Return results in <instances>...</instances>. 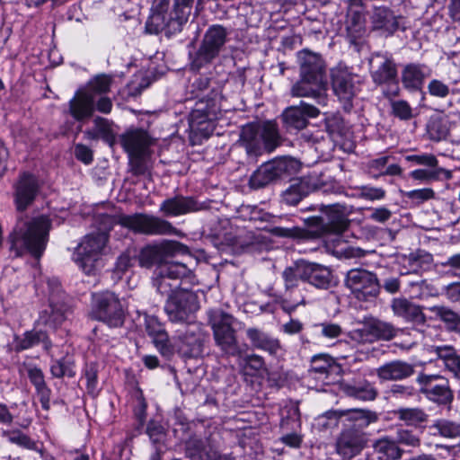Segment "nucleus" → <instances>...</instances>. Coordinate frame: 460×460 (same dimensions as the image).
<instances>
[{
    "mask_svg": "<svg viewBox=\"0 0 460 460\" xmlns=\"http://www.w3.org/2000/svg\"><path fill=\"white\" fill-rule=\"evenodd\" d=\"M319 210L323 214L307 219L310 226H317L322 234H341L349 226L345 208L339 204L323 206Z\"/></svg>",
    "mask_w": 460,
    "mask_h": 460,
    "instance_id": "ddd939ff",
    "label": "nucleus"
},
{
    "mask_svg": "<svg viewBox=\"0 0 460 460\" xmlns=\"http://www.w3.org/2000/svg\"><path fill=\"white\" fill-rule=\"evenodd\" d=\"M370 74L375 84H386L388 89L384 94L390 98L399 93L397 70L395 64L390 58L381 54H375L369 60Z\"/></svg>",
    "mask_w": 460,
    "mask_h": 460,
    "instance_id": "f8f14e48",
    "label": "nucleus"
},
{
    "mask_svg": "<svg viewBox=\"0 0 460 460\" xmlns=\"http://www.w3.org/2000/svg\"><path fill=\"white\" fill-rule=\"evenodd\" d=\"M373 448L380 460H398L403 454V450L399 447L396 440L388 437L377 439L373 444Z\"/></svg>",
    "mask_w": 460,
    "mask_h": 460,
    "instance_id": "4c0bfd02",
    "label": "nucleus"
},
{
    "mask_svg": "<svg viewBox=\"0 0 460 460\" xmlns=\"http://www.w3.org/2000/svg\"><path fill=\"white\" fill-rule=\"evenodd\" d=\"M296 161L283 157L273 159L261 164L251 176L249 185L258 190L279 180L290 176L296 170Z\"/></svg>",
    "mask_w": 460,
    "mask_h": 460,
    "instance_id": "6e6552de",
    "label": "nucleus"
},
{
    "mask_svg": "<svg viewBox=\"0 0 460 460\" xmlns=\"http://www.w3.org/2000/svg\"><path fill=\"white\" fill-rule=\"evenodd\" d=\"M94 110V96L89 91L79 89L69 101V113L75 120L81 121L91 118Z\"/></svg>",
    "mask_w": 460,
    "mask_h": 460,
    "instance_id": "c756f323",
    "label": "nucleus"
},
{
    "mask_svg": "<svg viewBox=\"0 0 460 460\" xmlns=\"http://www.w3.org/2000/svg\"><path fill=\"white\" fill-rule=\"evenodd\" d=\"M311 191L308 181L296 179L291 185L283 191V201L290 206L296 205L303 198L307 196Z\"/></svg>",
    "mask_w": 460,
    "mask_h": 460,
    "instance_id": "a19ab883",
    "label": "nucleus"
},
{
    "mask_svg": "<svg viewBox=\"0 0 460 460\" xmlns=\"http://www.w3.org/2000/svg\"><path fill=\"white\" fill-rule=\"evenodd\" d=\"M395 440L398 445H403L409 447H419L421 444L420 438L412 430L400 429L396 432Z\"/></svg>",
    "mask_w": 460,
    "mask_h": 460,
    "instance_id": "e2e57ef3",
    "label": "nucleus"
},
{
    "mask_svg": "<svg viewBox=\"0 0 460 460\" xmlns=\"http://www.w3.org/2000/svg\"><path fill=\"white\" fill-rule=\"evenodd\" d=\"M346 28L351 42L360 39L366 31V7L363 0H348Z\"/></svg>",
    "mask_w": 460,
    "mask_h": 460,
    "instance_id": "5701e85b",
    "label": "nucleus"
},
{
    "mask_svg": "<svg viewBox=\"0 0 460 460\" xmlns=\"http://www.w3.org/2000/svg\"><path fill=\"white\" fill-rule=\"evenodd\" d=\"M50 227L51 221L44 215L18 220L11 236L12 249L23 248L39 259L46 248Z\"/></svg>",
    "mask_w": 460,
    "mask_h": 460,
    "instance_id": "f03ea898",
    "label": "nucleus"
},
{
    "mask_svg": "<svg viewBox=\"0 0 460 460\" xmlns=\"http://www.w3.org/2000/svg\"><path fill=\"white\" fill-rule=\"evenodd\" d=\"M157 268L170 279L180 283L181 279L188 277L190 273V270L187 268V266L184 263L180 262H165L164 265H160Z\"/></svg>",
    "mask_w": 460,
    "mask_h": 460,
    "instance_id": "4d7b16f0",
    "label": "nucleus"
},
{
    "mask_svg": "<svg viewBox=\"0 0 460 460\" xmlns=\"http://www.w3.org/2000/svg\"><path fill=\"white\" fill-rule=\"evenodd\" d=\"M239 141L248 157L254 160L264 150L271 152L279 146L280 136L273 121L252 122L242 128Z\"/></svg>",
    "mask_w": 460,
    "mask_h": 460,
    "instance_id": "7ed1b4c3",
    "label": "nucleus"
},
{
    "mask_svg": "<svg viewBox=\"0 0 460 460\" xmlns=\"http://www.w3.org/2000/svg\"><path fill=\"white\" fill-rule=\"evenodd\" d=\"M342 391L348 396L362 401L375 400L377 395L376 388L367 380L344 384Z\"/></svg>",
    "mask_w": 460,
    "mask_h": 460,
    "instance_id": "58836bf2",
    "label": "nucleus"
},
{
    "mask_svg": "<svg viewBox=\"0 0 460 460\" xmlns=\"http://www.w3.org/2000/svg\"><path fill=\"white\" fill-rule=\"evenodd\" d=\"M93 123L101 138L111 147H113L117 143V138L111 128V122L107 119L96 117L93 119Z\"/></svg>",
    "mask_w": 460,
    "mask_h": 460,
    "instance_id": "6e6d98bb",
    "label": "nucleus"
},
{
    "mask_svg": "<svg viewBox=\"0 0 460 460\" xmlns=\"http://www.w3.org/2000/svg\"><path fill=\"white\" fill-rule=\"evenodd\" d=\"M326 84L314 81L309 78L300 76L290 89V94L293 97H305L311 98L315 101L317 104H326Z\"/></svg>",
    "mask_w": 460,
    "mask_h": 460,
    "instance_id": "cd10ccee",
    "label": "nucleus"
},
{
    "mask_svg": "<svg viewBox=\"0 0 460 460\" xmlns=\"http://www.w3.org/2000/svg\"><path fill=\"white\" fill-rule=\"evenodd\" d=\"M369 323L374 342L376 341H391L396 337L398 332L401 331L393 323L378 319H371Z\"/></svg>",
    "mask_w": 460,
    "mask_h": 460,
    "instance_id": "37998d69",
    "label": "nucleus"
},
{
    "mask_svg": "<svg viewBox=\"0 0 460 460\" xmlns=\"http://www.w3.org/2000/svg\"><path fill=\"white\" fill-rule=\"evenodd\" d=\"M344 282L346 288L360 301H370L376 298L381 288L376 275L361 268L349 270Z\"/></svg>",
    "mask_w": 460,
    "mask_h": 460,
    "instance_id": "1a4fd4ad",
    "label": "nucleus"
},
{
    "mask_svg": "<svg viewBox=\"0 0 460 460\" xmlns=\"http://www.w3.org/2000/svg\"><path fill=\"white\" fill-rule=\"evenodd\" d=\"M319 112V110L315 106L301 102L298 106L287 108L281 117L287 130L297 131L307 126L308 118H315L318 116Z\"/></svg>",
    "mask_w": 460,
    "mask_h": 460,
    "instance_id": "4be33fe9",
    "label": "nucleus"
},
{
    "mask_svg": "<svg viewBox=\"0 0 460 460\" xmlns=\"http://www.w3.org/2000/svg\"><path fill=\"white\" fill-rule=\"evenodd\" d=\"M50 372L57 378L63 376L74 377L75 376L73 362L66 358L55 360L50 367Z\"/></svg>",
    "mask_w": 460,
    "mask_h": 460,
    "instance_id": "bf43d9fd",
    "label": "nucleus"
},
{
    "mask_svg": "<svg viewBox=\"0 0 460 460\" xmlns=\"http://www.w3.org/2000/svg\"><path fill=\"white\" fill-rule=\"evenodd\" d=\"M109 227L86 234L75 248L73 260L87 275L97 274L102 267V256L108 243V231L112 224H119L135 234L146 235L173 234L176 228L167 220L146 213L120 214L113 217L102 216Z\"/></svg>",
    "mask_w": 460,
    "mask_h": 460,
    "instance_id": "f257e3e1",
    "label": "nucleus"
},
{
    "mask_svg": "<svg viewBox=\"0 0 460 460\" xmlns=\"http://www.w3.org/2000/svg\"><path fill=\"white\" fill-rule=\"evenodd\" d=\"M431 351L441 360L444 368L451 374L453 378L460 382V354L451 345L433 346Z\"/></svg>",
    "mask_w": 460,
    "mask_h": 460,
    "instance_id": "f704fd0d",
    "label": "nucleus"
},
{
    "mask_svg": "<svg viewBox=\"0 0 460 460\" xmlns=\"http://www.w3.org/2000/svg\"><path fill=\"white\" fill-rule=\"evenodd\" d=\"M297 59L299 76L326 84V66L319 54L304 49L297 54Z\"/></svg>",
    "mask_w": 460,
    "mask_h": 460,
    "instance_id": "6ab92c4d",
    "label": "nucleus"
},
{
    "mask_svg": "<svg viewBox=\"0 0 460 460\" xmlns=\"http://www.w3.org/2000/svg\"><path fill=\"white\" fill-rule=\"evenodd\" d=\"M429 429L433 430L434 436L439 435L445 438L454 439L460 437V424L447 419L437 420L429 426Z\"/></svg>",
    "mask_w": 460,
    "mask_h": 460,
    "instance_id": "a18cd8bd",
    "label": "nucleus"
},
{
    "mask_svg": "<svg viewBox=\"0 0 460 460\" xmlns=\"http://www.w3.org/2000/svg\"><path fill=\"white\" fill-rule=\"evenodd\" d=\"M359 77L347 67L337 66L332 71V85L335 95L342 102L345 111L352 108V100L359 91Z\"/></svg>",
    "mask_w": 460,
    "mask_h": 460,
    "instance_id": "4468645a",
    "label": "nucleus"
},
{
    "mask_svg": "<svg viewBox=\"0 0 460 460\" xmlns=\"http://www.w3.org/2000/svg\"><path fill=\"white\" fill-rule=\"evenodd\" d=\"M27 376L31 381V383L34 385L36 389V393L40 397V402L41 403V407L49 411L50 404V395L51 390L48 387L44 374L40 368L33 366L26 367Z\"/></svg>",
    "mask_w": 460,
    "mask_h": 460,
    "instance_id": "c9c22d12",
    "label": "nucleus"
},
{
    "mask_svg": "<svg viewBox=\"0 0 460 460\" xmlns=\"http://www.w3.org/2000/svg\"><path fill=\"white\" fill-rule=\"evenodd\" d=\"M390 306L394 315L402 318L406 323L421 326L427 323L423 306L411 302L406 297L393 298Z\"/></svg>",
    "mask_w": 460,
    "mask_h": 460,
    "instance_id": "393cba45",
    "label": "nucleus"
},
{
    "mask_svg": "<svg viewBox=\"0 0 460 460\" xmlns=\"http://www.w3.org/2000/svg\"><path fill=\"white\" fill-rule=\"evenodd\" d=\"M305 282L322 289H327L330 287L332 272L327 267L305 261Z\"/></svg>",
    "mask_w": 460,
    "mask_h": 460,
    "instance_id": "e433bc0d",
    "label": "nucleus"
},
{
    "mask_svg": "<svg viewBox=\"0 0 460 460\" xmlns=\"http://www.w3.org/2000/svg\"><path fill=\"white\" fill-rule=\"evenodd\" d=\"M416 366L403 360L385 363L376 369V375L383 381H401L415 374Z\"/></svg>",
    "mask_w": 460,
    "mask_h": 460,
    "instance_id": "c85d7f7f",
    "label": "nucleus"
},
{
    "mask_svg": "<svg viewBox=\"0 0 460 460\" xmlns=\"http://www.w3.org/2000/svg\"><path fill=\"white\" fill-rule=\"evenodd\" d=\"M416 381L420 385V393L433 403L438 406H450L453 402L454 392L447 377L420 373Z\"/></svg>",
    "mask_w": 460,
    "mask_h": 460,
    "instance_id": "9d476101",
    "label": "nucleus"
},
{
    "mask_svg": "<svg viewBox=\"0 0 460 460\" xmlns=\"http://www.w3.org/2000/svg\"><path fill=\"white\" fill-rule=\"evenodd\" d=\"M430 169H417L411 172L414 180L430 181L438 180H450L452 172L442 167H429Z\"/></svg>",
    "mask_w": 460,
    "mask_h": 460,
    "instance_id": "49530a36",
    "label": "nucleus"
},
{
    "mask_svg": "<svg viewBox=\"0 0 460 460\" xmlns=\"http://www.w3.org/2000/svg\"><path fill=\"white\" fill-rule=\"evenodd\" d=\"M40 185L37 178L23 172L14 184V202L18 211H24L32 204L38 195Z\"/></svg>",
    "mask_w": 460,
    "mask_h": 460,
    "instance_id": "412c9836",
    "label": "nucleus"
},
{
    "mask_svg": "<svg viewBox=\"0 0 460 460\" xmlns=\"http://www.w3.org/2000/svg\"><path fill=\"white\" fill-rule=\"evenodd\" d=\"M424 80L422 66L416 64L407 65L402 72V82L406 88L418 89Z\"/></svg>",
    "mask_w": 460,
    "mask_h": 460,
    "instance_id": "c03bdc74",
    "label": "nucleus"
},
{
    "mask_svg": "<svg viewBox=\"0 0 460 460\" xmlns=\"http://www.w3.org/2000/svg\"><path fill=\"white\" fill-rule=\"evenodd\" d=\"M125 315V306L115 293L104 291L93 295V318L117 328L123 325Z\"/></svg>",
    "mask_w": 460,
    "mask_h": 460,
    "instance_id": "0eeeda50",
    "label": "nucleus"
},
{
    "mask_svg": "<svg viewBox=\"0 0 460 460\" xmlns=\"http://www.w3.org/2000/svg\"><path fill=\"white\" fill-rule=\"evenodd\" d=\"M47 339V335L43 332H26L22 338H17L16 349L24 350L30 349L40 341H44Z\"/></svg>",
    "mask_w": 460,
    "mask_h": 460,
    "instance_id": "13d9d810",
    "label": "nucleus"
},
{
    "mask_svg": "<svg viewBox=\"0 0 460 460\" xmlns=\"http://www.w3.org/2000/svg\"><path fill=\"white\" fill-rule=\"evenodd\" d=\"M199 209L200 206L195 199L182 196L167 199L160 205V211L166 217H177Z\"/></svg>",
    "mask_w": 460,
    "mask_h": 460,
    "instance_id": "2f4dec72",
    "label": "nucleus"
},
{
    "mask_svg": "<svg viewBox=\"0 0 460 460\" xmlns=\"http://www.w3.org/2000/svg\"><path fill=\"white\" fill-rule=\"evenodd\" d=\"M392 114L402 120H409L413 117L412 109L406 101L391 102Z\"/></svg>",
    "mask_w": 460,
    "mask_h": 460,
    "instance_id": "69168bd1",
    "label": "nucleus"
},
{
    "mask_svg": "<svg viewBox=\"0 0 460 460\" xmlns=\"http://www.w3.org/2000/svg\"><path fill=\"white\" fill-rule=\"evenodd\" d=\"M246 336L252 347L275 356L281 349L279 339L273 338L261 329L251 327L246 330Z\"/></svg>",
    "mask_w": 460,
    "mask_h": 460,
    "instance_id": "72a5a7b5",
    "label": "nucleus"
},
{
    "mask_svg": "<svg viewBox=\"0 0 460 460\" xmlns=\"http://www.w3.org/2000/svg\"><path fill=\"white\" fill-rule=\"evenodd\" d=\"M333 358L327 354L315 355L311 359L309 372L319 376H327L334 368Z\"/></svg>",
    "mask_w": 460,
    "mask_h": 460,
    "instance_id": "8fccbe9b",
    "label": "nucleus"
},
{
    "mask_svg": "<svg viewBox=\"0 0 460 460\" xmlns=\"http://www.w3.org/2000/svg\"><path fill=\"white\" fill-rule=\"evenodd\" d=\"M136 261V254L130 250L122 252L118 258L114 265L113 275L117 279H120L123 275L133 267Z\"/></svg>",
    "mask_w": 460,
    "mask_h": 460,
    "instance_id": "864d4df0",
    "label": "nucleus"
},
{
    "mask_svg": "<svg viewBox=\"0 0 460 460\" xmlns=\"http://www.w3.org/2000/svg\"><path fill=\"white\" fill-rule=\"evenodd\" d=\"M435 195V191L431 188H424L404 192V196L415 206H420L427 200L433 199Z\"/></svg>",
    "mask_w": 460,
    "mask_h": 460,
    "instance_id": "0e129e2a",
    "label": "nucleus"
},
{
    "mask_svg": "<svg viewBox=\"0 0 460 460\" xmlns=\"http://www.w3.org/2000/svg\"><path fill=\"white\" fill-rule=\"evenodd\" d=\"M194 0H174L170 13L151 10L146 22V30L151 34H158L164 31L166 34L179 32L190 15Z\"/></svg>",
    "mask_w": 460,
    "mask_h": 460,
    "instance_id": "39448f33",
    "label": "nucleus"
},
{
    "mask_svg": "<svg viewBox=\"0 0 460 460\" xmlns=\"http://www.w3.org/2000/svg\"><path fill=\"white\" fill-rule=\"evenodd\" d=\"M153 283L160 294L163 296H167L168 297L175 291L181 289L180 282L172 280L168 276L164 274V272H162V270L158 268L154 273Z\"/></svg>",
    "mask_w": 460,
    "mask_h": 460,
    "instance_id": "09e8293b",
    "label": "nucleus"
},
{
    "mask_svg": "<svg viewBox=\"0 0 460 460\" xmlns=\"http://www.w3.org/2000/svg\"><path fill=\"white\" fill-rule=\"evenodd\" d=\"M119 143L128 155L147 152L152 145V138L142 128H129L119 136Z\"/></svg>",
    "mask_w": 460,
    "mask_h": 460,
    "instance_id": "bb28decb",
    "label": "nucleus"
},
{
    "mask_svg": "<svg viewBox=\"0 0 460 460\" xmlns=\"http://www.w3.org/2000/svg\"><path fill=\"white\" fill-rule=\"evenodd\" d=\"M397 418L405 422L407 425L417 426L428 421L429 415L423 409L414 408H399L395 411Z\"/></svg>",
    "mask_w": 460,
    "mask_h": 460,
    "instance_id": "de8ad7c7",
    "label": "nucleus"
},
{
    "mask_svg": "<svg viewBox=\"0 0 460 460\" xmlns=\"http://www.w3.org/2000/svg\"><path fill=\"white\" fill-rule=\"evenodd\" d=\"M427 89L429 95L439 99L447 98L451 93L449 85L438 79L430 80Z\"/></svg>",
    "mask_w": 460,
    "mask_h": 460,
    "instance_id": "338daca9",
    "label": "nucleus"
},
{
    "mask_svg": "<svg viewBox=\"0 0 460 460\" xmlns=\"http://www.w3.org/2000/svg\"><path fill=\"white\" fill-rule=\"evenodd\" d=\"M305 261H299L285 269L282 277L286 289H291L298 286L299 281L305 282Z\"/></svg>",
    "mask_w": 460,
    "mask_h": 460,
    "instance_id": "79ce46f5",
    "label": "nucleus"
},
{
    "mask_svg": "<svg viewBox=\"0 0 460 460\" xmlns=\"http://www.w3.org/2000/svg\"><path fill=\"white\" fill-rule=\"evenodd\" d=\"M70 305L65 299H56L54 296L49 298V305L40 313L38 323L49 329L56 330L67 318Z\"/></svg>",
    "mask_w": 460,
    "mask_h": 460,
    "instance_id": "b1692460",
    "label": "nucleus"
},
{
    "mask_svg": "<svg viewBox=\"0 0 460 460\" xmlns=\"http://www.w3.org/2000/svg\"><path fill=\"white\" fill-rule=\"evenodd\" d=\"M427 134L429 139L438 142L447 138L449 134L447 121L441 118H431L427 124Z\"/></svg>",
    "mask_w": 460,
    "mask_h": 460,
    "instance_id": "3c124183",
    "label": "nucleus"
},
{
    "mask_svg": "<svg viewBox=\"0 0 460 460\" xmlns=\"http://www.w3.org/2000/svg\"><path fill=\"white\" fill-rule=\"evenodd\" d=\"M406 160L428 167H436L438 165V159L431 154L411 155L406 156Z\"/></svg>",
    "mask_w": 460,
    "mask_h": 460,
    "instance_id": "774afa93",
    "label": "nucleus"
},
{
    "mask_svg": "<svg viewBox=\"0 0 460 460\" xmlns=\"http://www.w3.org/2000/svg\"><path fill=\"white\" fill-rule=\"evenodd\" d=\"M145 327L148 335L153 338L154 343L160 353L166 358L172 355L168 335L158 319L155 316L146 315L145 317Z\"/></svg>",
    "mask_w": 460,
    "mask_h": 460,
    "instance_id": "473e14b6",
    "label": "nucleus"
},
{
    "mask_svg": "<svg viewBox=\"0 0 460 460\" xmlns=\"http://www.w3.org/2000/svg\"><path fill=\"white\" fill-rule=\"evenodd\" d=\"M324 417L333 420L334 424H336L339 419L344 417L347 421L352 423L351 428L360 430L376 422L378 419L375 411L359 408L329 411L324 414Z\"/></svg>",
    "mask_w": 460,
    "mask_h": 460,
    "instance_id": "a878e982",
    "label": "nucleus"
},
{
    "mask_svg": "<svg viewBox=\"0 0 460 460\" xmlns=\"http://www.w3.org/2000/svg\"><path fill=\"white\" fill-rule=\"evenodd\" d=\"M149 155L150 151L128 155L129 172L136 176L146 174L148 171Z\"/></svg>",
    "mask_w": 460,
    "mask_h": 460,
    "instance_id": "603ef678",
    "label": "nucleus"
},
{
    "mask_svg": "<svg viewBox=\"0 0 460 460\" xmlns=\"http://www.w3.org/2000/svg\"><path fill=\"white\" fill-rule=\"evenodd\" d=\"M367 443V434L355 428H348L339 435L335 450L340 460H350L359 455Z\"/></svg>",
    "mask_w": 460,
    "mask_h": 460,
    "instance_id": "a211bd4d",
    "label": "nucleus"
},
{
    "mask_svg": "<svg viewBox=\"0 0 460 460\" xmlns=\"http://www.w3.org/2000/svg\"><path fill=\"white\" fill-rule=\"evenodd\" d=\"M185 448L190 460H235L232 454H221L208 439L190 438L186 441Z\"/></svg>",
    "mask_w": 460,
    "mask_h": 460,
    "instance_id": "aec40b11",
    "label": "nucleus"
},
{
    "mask_svg": "<svg viewBox=\"0 0 460 460\" xmlns=\"http://www.w3.org/2000/svg\"><path fill=\"white\" fill-rule=\"evenodd\" d=\"M402 16L395 14L386 5H373L369 15L371 30L383 37H390L399 29L404 31L405 27L402 25Z\"/></svg>",
    "mask_w": 460,
    "mask_h": 460,
    "instance_id": "dca6fc26",
    "label": "nucleus"
},
{
    "mask_svg": "<svg viewBox=\"0 0 460 460\" xmlns=\"http://www.w3.org/2000/svg\"><path fill=\"white\" fill-rule=\"evenodd\" d=\"M3 435L13 444L26 449L38 451L42 454V450L38 447L37 443L26 434L19 430L4 431Z\"/></svg>",
    "mask_w": 460,
    "mask_h": 460,
    "instance_id": "5fc2aeb1",
    "label": "nucleus"
},
{
    "mask_svg": "<svg viewBox=\"0 0 460 460\" xmlns=\"http://www.w3.org/2000/svg\"><path fill=\"white\" fill-rule=\"evenodd\" d=\"M229 32L220 24H213L205 31L199 49L190 56V66L193 70H199L212 63L226 49Z\"/></svg>",
    "mask_w": 460,
    "mask_h": 460,
    "instance_id": "423d86ee",
    "label": "nucleus"
},
{
    "mask_svg": "<svg viewBox=\"0 0 460 460\" xmlns=\"http://www.w3.org/2000/svg\"><path fill=\"white\" fill-rule=\"evenodd\" d=\"M111 78L105 75H97L91 80L86 88L94 97L96 94L106 93L110 91Z\"/></svg>",
    "mask_w": 460,
    "mask_h": 460,
    "instance_id": "680f3d73",
    "label": "nucleus"
},
{
    "mask_svg": "<svg viewBox=\"0 0 460 460\" xmlns=\"http://www.w3.org/2000/svg\"><path fill=\"white\" fill-rule=\"evenodd\" d=\"M451 332L460 333V314L445 305H434L429 308Z\"/></svg>",
    "mask_w": 460,
    "mask_h": 460,
    "instance_id": "ea45409f",
    "label": "nucleus"
},
{
    "mask_svg": "<svg viewBox=\"0 0 460 460\" xmlns=\"http://www.w3.org/2000/svg\"><path fill=\"white\" fill-rule=\"evenodd\" d=\"M199 309L196 294L188 289H180L171 295L164 305V311L171 322L185 323L190 314Z\"/></svg>",
    "mask_w": 460,
    "mask_h": 460,
    "instance_id": "2eb2a0df",
    "label": "nucleus"
},
{
    "mask_svg": "<svg viewBox=\"0 0 460 460\" xmlns=\"http://www.w3.org/2000/svg\"><path fill=\"white\" fill-rule=\"evenodd\" d=\"M175 346L183 358H199L203 353V339L195 331L188 330L179 335Z\"/></svg>",
    "mask_w": 460,
    "mask_h": 460,
    "instance_id": "7c9ffc66",
    "label": "nucleus"
},
{
    "mask_svg": "<svg viewBox=\"0 0 460 460\" xmlns=\"http://www.w3.org/2000/svg\"><path fill=\"white\" fill-rule=\"evenodd\" d=\"M217 111L218 108L214 99L208 100L207 103H204L203 101L196 103V107L189 118L190 130L206 137L210 136L214 129L213 121L217 119Z\"/></svg>",
    "mask_w": 460,
    "mask_h": 460,
    "instance_id": "f3484780",
    "label": "nucleus"
},
{
    "mask_svg": "<svg viewBox=\"0 0 460 460\" xmlns=\"http://www.w3.org/2000/svg\"><path fill=\"white\" fill-rule=\"evenodd\" d=\"M207 315L216 345L227 356H241L242 349L234 328L235 318L221 308L209 309Z\"/></svg>",
    "mask_w": 460,
    "mask_h": 460,
    "instance_id": "20e7f679",
    "label": "nucleus"
},
{
    "mask_svg": "<svg viewBox=\"0 0 460 460\" xmlns=\"http://www.w3.org/2000/svg\"><path fill=\"white\" fill-rule=\"evenodd\" d=\"M372 334L370 323L368 321L364 323L360 327L351 330L348 333V336L351 341L358 344H365L374 342Z\"/></svg>",
    "mask_w": 460,
    "mask_h": 460,
    "instance_id": "052dcab7",
    "label": "nucleus"
},
{
    "mask_svg": "<svg viewBox=\"0 0 460 460\" xmlns=\"http://www.w3.org/2000/svg\"><path fill=\"white\" fill-rule=\"evenodd\" d=\"M188 252V248L177 241L164 240L158 243L149 244L141 249L138 255L139 264L145 268L154 265H164L169 258L176 254Z\"/></svg>",
    "mask_w": 460,
    "mask_h": 460,
    "instance_id": "9b49d317",
    "label": "nucleus"
}]
</instances>
